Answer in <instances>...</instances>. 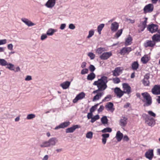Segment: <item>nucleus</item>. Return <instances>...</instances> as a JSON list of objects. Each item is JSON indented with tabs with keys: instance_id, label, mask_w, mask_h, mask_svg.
Instances as JSON below:
<instances>
[{
	"instance_id": "f257e3e1",
	"label": "nucleus",
	"mask_w": 160,
	"mask_h": 160,
	"mask_svg": "<svg viewBox=\"0 0 160 160\" xmlns=\"http://www.w3.org/2000/svg\"><path fill=\"white\" fill-rule=\"evenodd\" d=\"M108 82V78L107 77L102 76L98 80L95 81L93 85L96 86L101 91L105 90L107 88V83Z\"/></svg>"
},
{
	"instance_id": "f03ea898",
	"label": "nucleus",
	"mask_w": 160,
	"mask_h": 160,
	"mask_svg": "<svg viewBox=\"0 0 160 160\" xmlns=\"http://www.w3.org/2000/svg\"><path fill=\"white\" fill-rule=\"evenodd\" d=\"M58 142V140L56 137L50 138L48 141H45L40 145L42 148L49 147L55 146Z\"/></svg>"
},
{
	"instance_id": "7ed1b4c3",
	"label": "nucleus",
	"mask_w": 160,
	"mask_h": 160,
	"mask_svg": "<svg viewBox=\"0 0 160 160\" xmlns=\"http://www.w3.org/2000/svg\"><path fill=\"white\" fill-rule=\"evenodd\" d=\"M141 94L143 98L142 101L144 103V106L148 107L150 106L152 104V100L150 94L147 92L142 93Z\"/></svg>"
},
{
	"instance_id": "20e7f679",
	"label": "nucleus",
	"mask_w": 160,
	"mask_h": 160,
	"mask_svg": "<svg viewBox=\"0 0 160 160\" xmlns=\"http://www.w3.org/2000/svg\"><path fill=\"white\" fill-rule=\"evenodd\" d=\"M146 117L145 118V123L149 126H153L156 123L155 120L148 115H146Z\"/></svg>"
},
{
	"instance_id": "39448f33",
	"label": "nucleus",
	"mask_w": 160,
	"mask_h": 160,
	"mask_svg": "<svg viewBox=\"0 0 160 160\" xmlns=\"http://www.w3.org/2000/svg\"><path fill=\"white\" fill-rule=\"evenodd\" d=\"M119 122V125L121 128L124 129L128 123V118L125 116H122L121 117Z\"/></svg>"
},
{
	"instance_id": "423d86ee",
	"label": "nucleus",
	"mask_w": 160,
	"mask_h": 160,
	"mask_svg": "<svg viewBox=\"0 0 160 160\" xmlns=\"http://www.w3.org/2000/svg\"><path fill=\"white\" fill-rule=\"evenodd\" d=\"M85 96V94L83 92H82L77 95L75 98L73 100L74 103L77 102L78 101L83 99Z\"/></svg>"
},
{
	"instance_id": "0eeeda50",
	"label": "nucleus",
	"mask_w": 160,
	"mask_h": 160,
	"mask_svg": "<svg viewBox=\"0 0 160 160\" xmlns=\"http://www.w3.org/2000/svg\"><path fill=\"white\" fill-rule=\"evenodd\" d=\"M154 6L152 4H149L146 5L143 8L144 13L152 12L153 10Z\"/></svg>"
},
{
	"instance_id": "6e6552de",
	"label": "nucleus",
	"mask_w": 160,
	"mask_h": 160,
	"mask_svg": "<svg viewBox=\"0 0 160 160\" xmlns=\"http://www.w3.org/2000/svg\"><path fill=\"white\" fill-rule=\"evenodd\" d=\"M123 68L122 67H118L115 68V69L112 71L113 75L114 76H118L122 73Z\"/></svg>"
},
{
	"instance_id": "1a4fd4ad",
	"label": "nucleus",
	"mask_w": 160,
	"mask_h": 160,
	"mask_svg": "<svg viewBox=\"0 0 160 160\" xmlns=\"http://www.w3.org/2000/svg\"><path fill=\"white\" fill-rule=\"evenodd\" d=\"M156 45L154 41L151 40H147L144 43L143 45L145 48H153Z\"/></svg>"
},
{
	"instance_id": "9d476101",
	"label": "nucleus",
	"mask_w": 160,
	"mask_h": 160,
	"mask_svg": "<svg viewBox=\"0 0 160 160\" xmlns=\"http://www.w3.org/2000/svg\"><path fill=\"white\" fill-rule=\"evenodd\" d=\"M152 92L155 95L160 94V85H156L152 89Z\"/></svg>"
},
{
	"instance_id": "9b49d317",
	"label": "nucleus",
	"mask_w": 160,
	"mask_h": 160,
	"mask_svg": "<svg viewBox=\"0 0 160 160\" xmlns=\"http://www.w3.org/2000/svg\"><path fill=\"white\" fill-rule=\"evenodd\" d=\"M132 50L131 47H124L120 50L119 53L122 55H124L125 54H128Z\"/></svg>"
},
{
	"instance_id": "f8f14e48",
	"label": "nucleus",
	"mask_w": 160,
	"mask_h": 160,
	"mask_svg": "<svg viewBox=\"0 0 160 160\" xmlns=\"http://www.w3.org/2000/svg\"><path fill=\"white\" fill-rule=\"evenodd\" d=\"M123 88V93L129 94L131 92V88L128 83H124L122 84Z\"/></svg>"
},
{
	"instance_id": "ddd939ff",
	"label": "nucleus",
	"mask_w": 160,
	"mask_h": 160,
	"mask_svg": "<svg viewBox=\"0 0 160 160\" xmlns=\"http://www.w3.org/2000/svg\"><path fill=\"white\" fill-rule=\"evenodd\" d=\"M145 156L147 158L150 160H152L154 156L153 150L149 149L145 152Z\"/></svg>"
},
{
	"instance_id": "4468645a",
	"label": "nucleus",
	"mask_w": 160,
	"mask_h": 160,
	"mask_svg": "<svg viewBox=\"0 0 160 160\" xmlns=\"http://www.w3.org/2000/svg\"><path fill=\"white\" fill-rule=\"evenodd\" d=\"M158 29V26L154 24L149 25L148 27V30L152 33L156 32Z\"/></svg>"
},
{
	"instance_id": "2eb2a0df",
	"label": "nucleus",
	"mask_w": 160,
	"mask_h": 160,
	"mask_svg": "<svg viewBox=\"0 0 160 160\" xmlns=\"http://www.w3.org/2000/svg\"><path fill=\"white\" fill-rule=\"evenodd\" d=\"M112 55L111 52H107L103 53L100 56V58L102 60H106Z\"/></svg>"
},
{
	"instance_id": "dca6fc26",
	"label": "nucleus",
	"mask_w": 160,
	"mask_h": 160,
	"mask_svg": "<svg viewBox=\"0 0 160 160\" xmlns=\"http://www.w3.org/2000/svg\"><path fill=\"white\" fill-rule=\"evenodd\" d=\"M80 127V126L78 125H73L72 127L67 128L66 132L67 133L73 132L76 129L79 128Z\"/></svg>"
},
{
	"instance_id": "f3484780",
	"label": "nucleus",
	"mask_w": 160,
	"mask_h": 160,
	"mask_svg": "<svg viewBox=\"0 0 160 160\" xmlns=\"http://www.w3.org/2000/svg\"><path fill=\"white\" fill-rule=\"evenodd\" d=\"M70 124L69 122H66L60 124L58 126H56L55 128V129L57 130L60 128H63L67 127Z\"/></svg>"
},
{
	"instance_id": "a211bd4d",
	"label": "nucleus",
	"mask_w": 160,
	"mask_h": 160,
	"mask_svg": "<svg viewBox=\"0 0 160 160\" xmlns=\"http://www.w3.org/2000/svg\"><path fill=\"white\" fill-rule=\"evenodd\" d=\"M113 106L114 105L112 102H108L106 105L105 107L108 111H110L111 112H113L115 110Z\"/></svg>"
},
{
	"instance_id": "6ab92c4d",
	"label": "nucleus",
	"mask_w": 160,
	"mask_h": 160,
	"mask_svg": "<svg viewBox=\"0 0 160 160\" xmlns=\"http://www.w3.org/2000/svg\"><path fill=\"white\" fill-rule=\"evenodd\" d=\"M150 77L149 74H146L144 77V78L142 80V83L145 86H148L149 85L150 82L149 79Z\"/></svg>"
},
{
	"instance_id": "aec40b11",
	"label": "nucleus",
	"mask_w": 160,
	"mask_h": 160,
	"mask_svg": "<svg viewBox=\"0 0 160 160\" xmlns=\"http://www.w3.org/2000/svg\"><path fill=\"white\" fill-rule=\"evenodd\" d=\"M114 92L117 95L118 97L121 98L123 95V91H122L120 88H116L114 90Z\"/></svg>"
},
{
	"instance_id": "412c9836",
	"label": "nucleus",
	"mask_w": 160,
	"mask_h": 160,
	"mask_svg": "<svg viewBox=\"0 0 160 160\" xmlns=\"http://www.w3.org/2000/svg\"><path fill=\"white\" fill-rule=\"evenodd\" d=\"M147 18H145V20L141 22L140 24L138 25L141 31H143L144 30L145 28H146L147 26Z\"/></svg>"
},
{
	"instance_id": "4be33fe9",
	"label": "nucleus",
	"mask_w": 160,
	"mask_h": 160,
	"mask_svg": "<svg viewBox=\"0 0 160 160\" xmlns=\"http://www.w3.org/2000/svg\"><path fill=\"white\" fill-rule=\"evenodd\" d=\"M21 20L28 27L32 26L35 25V24L32 22L31 21L27 18H23L21 19Z\"/></svg>"
},
{
	"instance_id": "5701e85b",
	"label": "nucleus",
	"mask_w": 160,
	"mask_h": 160,
	"mask_svg": "<svg viewBox=\"0 0 160 160\" xmlns=\"http://www.w3.org/2000/svg\"><path fill=\"white\" fill-rule=\"evenodd\" d=\"M119 24L117 22H115L111 24V31L113 32H116L118 29Z\"/></svg>"
},
{
	"instance_id": "b1692460",
	"label": "nucleus",
	"mask_w": 160,
	"mask_h": 160,
	"mask_svg": "<svg viewBox=\"0 0 160 160\" xmlns=\"http://www.w3.org/2000/svg\"><path fill=\"white\" fill-rule=\"evenodd\" d=\"M56 3L55 0H48L45 4V6L48 8H52Z\"/></svg>"
},
{
	"instance_id": "393cba45",
	"label": "nucleus",
	"mask_w": 160,
	"mask_h": 160,
	"mask_svg": "<svg viewBox=\"0 0 160 160\" xmlns=\"http://www.w3.org/2000/svg\"><path fill=\"white\" fill-rule=\"evenodd\" d=\"M71 82L66 81L61 83L60 86L64 89H66L68 88L70 85Z\"/></svg>"
},
{
	"instance_id": "a878e982",
	"label": "nucleus",
	"mask_w": 160,
	"mask_h": 160,
	"mask_svg": "<svg viewBox=\"0 0 160 160\" xmlns=\"http://www.w3.org/2000/svg\"><path fill=\"white\" fill-rule=\"evenodd\" d=\"M152 39L156 44L157 42H160V34H156L154 35Z\"/></svg>"
},
{
	"instance_id": "bb28decb",
	"label": "nucleus",
	"mask_w": 160,
	"mask_h": 160,
	"mask_svg": "<svg viewBox=\"0 0 160 160\" xmlns=\"http://www.w3.org/2000/svg\"><path fill=\"white\" fill-rule=\"evenodd\" d=\"M123 137V134L120 131H118L117 132L116 138L118 142H120Z\"/></svg>"
},
{
	"instance_id": "cd10ccee",
	"label": "nucleus",
	"mask_w": 160,
	"mask_h": 160,
	"mask_svg": "<svg viewBox=\"0 0 160 160\" xmlns=\"http://www.w3.org/2000/svg\"><path fill=\"white\" fill-rule=\"evenodd\" d=\"M109 133H105L102 134V142L104 144H105L107 142V138H108L109 137Z\"/></svg>"
},
{
	"instance_id": "c85d7f7f",
	"label": "nucleus",
	"mask_w": 160,
	"mask_h": 160,
	"mask_svg": "<svg viewBox=\"0 0 160 160\" xmlns=\"http://www.w3.org/2000/svg\"><path fill=\"white\" fill-rule=\"evenodd\" d=\"M104 93L103 92H99L94 96L92 99V101H95L100 99L103 95Z\"/></svg>"
},
{
	"instance_id": "c756f323",
	"label": "nucleus",
	"mask_w": 160,
	"mask_h": 160,
	"mask_svg": "<svg viewBox=\"0 0 160 160\" xmlns=\"http://www.w3.org/2000/svg\"><path fill=\"white\" fill-rule=\"evenodd\" d=\"M7 43L6 39L0 40V45L6 44ZM5 48L0 47V52H4Z\"/></svg>"
},
{
	"instance_id": "7c9ffc66",
	"label": "nucleus",
	"mask_w": 160,
	"mask_h": 160,
	"mask_svg": "<svg viewBox=\"0 0 160 160\" xmlns=\"http://www.w3.org/2000/svg\"><path fill=\"white\" fill-rule=\"evenodd\" d=\"M132 37L129 36L127 38L125 39V45L127 46L131 45L132 43Z\"/></svg>"
},
{
	"instance_id": "2f4dec72",
	"label": "nucleus",
	"mask_w": 160,
	"mask_h": 160,
	"mask_svg": "<svg viewBox=\"0 0 160 160\" xmlns=\"http://www.w3.org/2000/svg\"><path fill=\"white\" fill-rule=\"evenodd\" d=\"M57 29H55L52 28L49 29L47 32V35L49 36H52L53 35V33L57 32Z\"/></svg>"
},
{
	"instance_id": "473e14b6",
	"label": "nucleus",
	"mask_w": 160,
	"mask_h": 160,
	"mask_svg": "<svg viewBox=\"0 0 160 160\" xmlns=\"http://www.w3.org/2000/svg\"><path fill=\"white\" fill-rule=\"evenodd\" d=\"M96 52L97 54H101L103 52L106 51V49L104 48H99L96 49Z\"/></svg>"
},
{
	"instance_id": "72a5a7b5",
	"label": "nucleus",
	"mask_w": 160,
	"mask_h": 160,
	"mask_svg": "<svg viewBox=\"0 0 160 160\" xmlns=\"http://www.w3.org/2000/svg\"><path fill=\"white\" fill-rule=\"evenodd\" d=\"M148 57L147 55H144L141 59V62L143 64L147 63L149 60Z\"/></svg>"
},
{
	"instance_id": "f704fd0d",
	"label": "nucleus",
	"mask_w": 160,
	"mask_h": 160,
	"mask_svg": "<svg viewBox=\"0 0 160 160\" xmlns=\"http://www.w3.org/2000/svg\"><path fill=\"white\" fill-rule=\"evenodd\" d=\"M96 75L93 72L90 73L88 75L87 79L88 80H92L95 78Z\"/></svg>"
},
{
	"instance_id": "c9c22d12",
	"label": "nucleus",
	"mask_w": 160,
	"mask_h": 160,
	"mask_svg": "<svg viewBox=\"0 0 160 160\" xmlns=\"http://www.w3.org/2000/svg\"><path fill=\"white\" fill-rule=\"evenodd\" d=\"M139 64L137 62H134L132 64V68L133 70H136L138 68Z\"/></svg>"
},
{
	"instance_id": "e433bc0d",
	"label": "nucleus",
	"mask_w": 160,
	"mask_h": 160,
	"mask_svg": "<svg viewBox=\"0 0 160 160\" xmlns=\"http://www.w3.org/2000/svg\"><path fill=\"white\" fill-rule=\"evenodd\" d=\"M104 26V24H100L97 28L99 34H101V31Z\"/></svg>"
},
{
	"instance_id": "4c0bfd02",
	"label": "nucleus",
	"mask_w": 160,
	"mask_h": 160,
	"mask_svg": "<svg viewBox=\"0 0 160 160\" xmlns=\"http://www.w3.org/2000/svg\"><path fill=\"white\" fill-rule=\"evenodd\" d=\"M93 132L91 131L88 132L86 134V137L87 138L91 139L92 138Z\"/></svg>"
},
{
	"instance_id": "58836bf2",
	"label": "nucleus",
	"mask_w": 160,
	"mask_h": 160,
	"mask_svg": "<svg viewBox=\"0 0 160 160\" xmlns=\"http://www.w3.org/2000/svg\"><path fill=\"white\" fill-rule=\"evenodd\" d=\"M122 29H120L118 30L115 35V37L117 38H118L122 34Z\"/></svg>"
},
{
	"instance_id": "ea45409f",
	"label": "nucleus",
	"mask_w": 160,
	"mask_h": 160,
	"mask_svg": "<svg viewBox=\"0 0 160 160\" xmlns=\"http://www.w3.org/2000/svg\"><path fill=\"white\" fill-rule=\"evenodd\" d=\"M0 64L2 66H5L8 65V62L5 59H0Z\"/></svg>"
},
{
	"instance_id": "a19ab883",
	"label": "nucleus",
	"mask_w": 160,
	"mask_h": 160,
	"mask_svg": "<svg viewBox=\"0 0 160 160\" xmlns=\"http://www.w3.org/2000/svg\"><path fill=\"white\" fill-rule=\"evenodd\" d=\"M112 98L111 95H108L105 98L102 99V102H105L106 101H108L110 100Z\"/></svg>"
},
{
	"instance_id": "79ce46f5",
	"label": "nucleus",
	"mask_w": 160,
	"mask_h": 160,
	"mask_svg": "<svg viewBox=\"0 0 160 160\" xmlns=\"http://www.w3.org/2000/svg\"><path fill=\"white\" fill-rule=\"evenodd\" d=\"M99 118V116L98 115H96L92 117L91 120V122L92 123H93L96 120H98Z\"/></svg>"
},
{
	"instance_id": "37998d69",
	"label": "nucleus",
	"mask_w": 160,
	"mask_h": 160,
	"mask_svg": "<svg viewBox=\"0 0 160 160\" xmlns=\"http://www.w3.org/2000/svg\"><path fill=\"white\" fill-rule=\"evenodd\" d=\"M101 121L103 124H107L108 123V120L106 116H103L101 119Z\"/></svg>"
},
{
	"instance_id": "c03bdc74",
	"label": "nucleus",
	"mask_w": 160,
	"mask_h": 160,
	"mask_svg": "<svg viewBox=\"0 0 160 160\" xmlns=\"http://www.w3.org/2000/svg\"><path fill=\"white\" fill-rule=\"evenodd\" d=\"M101 102L100 103H97L93 106L92 107V108L90 109V112L92 113L97 108V107L98 105L101 103Z\"/></svg>"
},
{
	"instance_id": "a18cd8bd",
	"label": "nucleus",
	"mask_w": 160,
	"mask_h": 160,
	"mask_svg": "<svg viewBox=\"0 0 160 160\" xmlns=\"http://www.w3.org/2000/svg\"><path fill=\"white\" fill-rule=\"evenodd\" d=\"M112 131V129L110 128H105L101 131V132L102 133H105L107 132H110Z\"/></svg>"
},
{
	"instance_id": "49530a36",
	"label": "nucleus",
	"mask_w": 160,
	"mask_h": 160,
	"mask_svg": "<svg viewBox=\"0 0 160 160\" xmlns=\"http://www.w3.org/2000/svg\"><path fill=\"white\" fill-rule=\"evenodd\" d=\"M7 68H8L9 69L11 70H14V65L10 63H8V65H7Z\"/></svg>"
},
{
	"instance_id": "de8ad7c7",
	"label": "nucleus",
	"mask_w": 160,
	"mask_h": 160,
	"mask_svg": "<svg viewBox=\"0 0 160 160\" xmlns=\"http://www.w3.org/2000/svg\"><path fill=\"white\" fill-rule=\"evenodd\" d=\"M94 31L93 30H91L89 31V34L87 38H89L91 37L94 34Z\"/></svg>"
},
{
	"instance_id": "09e8293b",
	"label": "nucleus",
	"mask_w": 160,
	"mask_h": 160,
	"mask_svg": "<svg viewBox=\"0 0 160 160\" xmlns=\"http://www.w3.org/2000/svg\"><path fill=\"white\" fill-rule=\"evenodd\" d=\"M113 82L114 83L118 84L120 82V80L118 78H115L112 79Z\"/></svg>"
},
{
	"instance_id": "8fccbe9b",
	"label": "nucleus",
	"mask_w": 160,
	"mask_h": 160,
	"mask_svg": "<svg viewBox=\"0 0 160 160\" xmlns=\"http://www.w3.org/2000/svg\"><path fill=\"white\" fill-rule=\"evenodd\" d=\"M35 117V115L33 114H31L27 115V118L28 120L32 119Z\"/></svg>"
},
{
	"instance_id": "3c124183",
	"label": "nucleus",
	"mask_w": 160,
	"mask_h": 160,
	"mask_svg": "<svg viewBox=\"0 0 160 160\" xmlns=\"http://www.w3.org/2000/svg\"><path fill=\"white\" fill-rule=\"evenodd\" d=\"M88 69L87 68H84L82 69L81 72V73L82 75L88 73Z\"/></svg>"
},
{
	"instance_id": "603ef678",
	"label": "nucleus",
	"mask_w": 160,
	"mask_h": 160,
	"mask_svg": "<svg viewBox=\"0 0 160 160\" xmlns=\"http://www.w3.org/2000/svg\"><path fill=\"white\" fill-rule=\"evenodd\" d=\"M88 56L91 59H93L95 58V55L92 52H89L88 54Z\"/></svg>"
},
{
	"instance_id": "864d4df0",
	"label": "nucleus",
	"mask_w": 160,
	"mask_h": 160,
	"mask_svg": "<svg viewBox=\"0 0 160 160\" xmlns=\"http://www.w3.org/2000/svg\"><path fill=\"white\" fill-rule=\"evenodd\" d=\"M90 71L91 72H93L95 69V67L92 65H90L89 67Z\"/></svg>"
},
{
	"instance_id": "5fc2aeb1",
	"label": "nucleus",
	"mask_w": 160,
	"mask_h": 160,
	"mask_svg": "<svg viewBox=\"0 0 160 160\" xmlns=\"http://www.w3.org/2000/svg\"><path fill=\"white\" fill-rule=\"evenodd\" d=\"M148 114L151 116L155 117L156 116V114L151 111H148Z\"/></svg>"
},
{
	"instance_id": "6e6d98bb",
	"label": "nucleus",
	"mask_w": 160,
	"mask_h": 160,
	"mask_svg": "<svg viewBox=\"0 0 160 160\" xmlns=\"http://www.w3.org/2000/svg\"><path fill=\"white\" fill-rule=\"evenodd\" d=\"M47 34H42L41 36V39L42 40H43L47 38Z\"/></svg>"
},
{
	"instance_id": "4d7b16f0",
	"label": "nucleus",
	"mask_w": 160,
	"mask_h": 160,
	"mask_svg": "<svg viewBox=\"0 0 160 160\" xmlns=\"http://www.w3.org/2000/svg\"><path fill=\"white\" fill-rule=\"evenodd\" d=\"M32 79V77L31 76H27L25 79V80L26 81H29L31 80Z\"/></svg>"
},
{
	"instance_id": "13d9d810",
	"label": "nucleus",
	"mask_w": 160,
	"mask_h": 160,
	"mask_svg": "<svg viewBox=\"0 0 160 160\" xmlns=\"http://www.w3.org/2000/svg\"><path fill=\"white\" fill-rule=\"evenodd\" d=\"M104 107L103 105L100 106L99 108L98 109V113L102 112L104 109Z\"/></svg>"
},
{
	"instance_id": "bf43d9fd",
	"label": "nucleus",
	"mask_w": 160,
	"mask_h": 160,
	"mask_svg": "<svg viewBox=\"0 0 160 160\" xmlns=\"http://www.w3.org/2000/svg\"><path fill=\"white\" fill-rule=\"evenodd\" d=\"M69 28L73 30L75 28V27L73 24H70L69 25Z\"/></svg>"
},
{
	"instance_id": "052dcab7",
	"label": "nucleus",
	"mask_w": 160,
	"mask_h": 160,
	"mask_svg": "<svg viewBox=\"0 0 160 160\" xmlns=\"http://www.w3.org/2000/svg\"><path fill=\"white\" fill-rule=\"evenodd\" d=\"M66 26V24H62L61 25L60 27V29L61 30H63L65 28Z\"/></svg>"
},
{
	"instance_id": "680f3d73",
	"label": "nucleus",
	"mask_w": 160,
	"mask_h": 160,
	"mask_svg": "<svg viewBox=\"0 0 160 160\" xmlns=\"http://www.w3.org/2000/svg\"><path fill=\"white\" fill-rule=\"evenodd\" d=\"M8 49L12 50L13 49V45L12 44H9L8 46Z\"/></svg>"
},
{
	"instance_id": "e2e57ef3",
	"label": "nucleus",
	"mask_w": 160,
	"mask_h": 160,
	"mask_svg": "<svg viewBox=\"0 0 160 160\" xmlns=\"http://www.w3.org/2000/svg\"><path fill=\"white\" fill-rule=\"evenodd\" d=\"M92 116V113L91 112L88 113L87 115V118L88 119H91Z\"/></svg>"
},
{
	"instance_id": "0e129e2a",
	"label": "nucleus",
	"mask_w": 160,
	"mask_h": 160,
	"mask_svg": "<svg viewBox=\"0 0 160 160\" xmlns=\"http://www.w3.org/2000/svg\"><path fill=\"white\" fill-rule=\"evenodd\" d=\"M123 137V140H124V141H128L129 140V138L128 137V136L126 135H125Z\"/></svg>"
},
{
	"instance_id": "69168bd1",
	"label": "nucleus",
	"mask_w": 160,
	"mask_h": 160,
	"mask_svg": "<svg viewBox=\"0 0 160 160\" xmlns=\"http://www.w3.org/2000/svg\"><path fill=\"white\" fill-rule=\"evenodd\" d=\"M86 65V63L85 62H83L82 63L81 65V67L82 68H85Z\"/></svg>"
},
{
	"instance_id": "338daca9",
	"label": "nucleus",
	"mask_w": 160,
	"mask_h": 160,
	"mask_svg": "<svg viewBox=\"0 0 160 160\" xmlns=\"http://www.w3.org/2000/svg\"><path fill=\"white\" fill-rule=\"evenodd\" d=\"M127 21H129V22L131 23H134L135 21L134 20H132L131 19H127Z\"/></svg>"
},
{
	"instance_id": "774afa93",
	"label": "nucleus",
	"mask_w": 160,
	"mask_h": 160,
	"mask_svg": "<svg viewBox=\"0 0 160 160\" xmlns=\"http://www.w3.org/2000/svg\"><path fill=\"white\" fill-rule=\"evenodd\" d=\"M48 155H45L42 159V160H48Z\"/></svg>"
}]
</instances>
